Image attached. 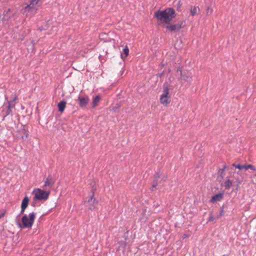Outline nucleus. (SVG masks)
<instances>
[{
  "mask_svg": "<svg viewBox=\"0 0 256 256\" xmlns=\"http://www.w3.org/2000/svg\"><path fill=\"white\" fill-rule=\"evenodd\" d=\"M29 218L26 214H24L22 218V228H31L33 225L36 218V214L32 212L28 214Z\"/></svg>",
  "mask_w": 256,
  "mask_h": 256,
  "instance_id": "20e7f679",
  "label": "nucleus"
},
{
  "mask_svg": "<svg viewBox=\"0 0 256 256\" xmlns=\"http://www.w3.org/2000/svg\"><path fill=\"white\" fill-rule=\"evenodd\" d=\"M200 11V8L198 6H194L192 8L190 9V14L192 16H194L196 14H198V12Z\"/></svg>",
  "mask_w": 256,
  "mask_h": 256,
  "instance_id": "dca6fc26",
  "label": "nucleus"
},
{
  "mask_svg": "<svg viewBox=\"0 0 256 256\" xmlns=\"http://www.w3.org/2000/svg\"><path fill=\"white\" fill-rule=\"evenodd\" d=\"M6 100H7V97L6 96L5 97Z\"/></svg>",
  "mask_w": 256,
  "mask_h": 256,
  "instance_id": "2f4dec72",
  "label": "nucleus"
},
{
  "mask_svg": "<svg viewBox=\"0 0 256 256\" xmlns=\"http://www.w3.org/2000/svg\"><path fill=\"white\" fill-rule=\"evenodd\" d=\"M54 183V180L53 178L50 176H48L46 178L44 181V184L43 186V188L44 187H48L52 188Z\"/></svg>",
  "mask_w": 256,
  "mask_h": 256,
  "instance_id": "9d476101",
  "label": "nucleus"
},
{
  "mask_svg": "<svg viewBox=\"0 0 256 256\" xmlns=\"http://www.w3.org/2000/svg\"><path fill=\"white\" fill-rule=\"evenodd\" d=\"M78 100L79 102V105L82 108L86 107L88 104L90 99L88 96H79L78 97Z\"/></svg>",
  "mask_w": 256,
  "mask_h": 256,
  "instance_id": "6e6552de",
  "label": "nucleus"
},
{
  "mask_svg": "<svg viewBox=\"0 0 256 256\" xmlns=\"http://www.w3.org/2000/svg\"><path fill=\"white\" fill-rule=\"evenodd\" d=\"M170 88L167 84H164L162 88V94L160 98V103L165 106H168L170 102V97L169 96Z\"/></svg>",
  "mask_w": 256,
  "mask_h": 256,
  "instance_id": "7ed1b4c3",
  "label": "nucleus"
},
{
  "mask_svg": "<svg viewBox=\"0 0 256 256\" xmlns=\"http://www.w3.org/2000/svg\"><path fill=\"white\" fill-rule=\"evenodd\" d=\"M192 80V76H190L189 78H188V80H187L189 82H190Z\"/></svg>",
  "mask_w": 256,
  "mask_h": 256,
  "instance_id": "bb28decb",
  "label": "nucleus"
},
{
  "mask_svg": "<svg viewBox=\"0 0 256 256\" xmlns=\"http://www.w3.org/2000/svg\"><path fill=\"white\" fill-rule=\"evenodd\" d=\"M232 180H228L224 182V185L225 186L226 189L229 190L230 188L232 186Z\"/></svg>",
  "mask_w": 256,
  "mask_h": 256,
  "instance_id": "a211bd4d",
  "label": "nucleus"
},
{
  "mask_svg": "<svg viewBox=\"0 0 256 256\" xmlns=\"http://www.w3.org/2000/svg\"><path fill=\"white\" fill-rule=\"evenodd\" d=\"M162 74H163V72H162V74H159V76H162Z\"/></svg>",
  "mask_w": 256,
  "mask_h": 256,
  "instance_id": "cd10ccee",
  "label": "nucleus"
},
{
  "mask_svg": "<svg viewBox=\"0 0 256 256\" xmlns=\"http://www.w3.org/2000/svg\"><path fill=\"white\" fill-rule=\"evenodd\" d=\"M232 166L234 167H235L236 168H238L239 170H242L244 168L245 170H246L248 168H250V170H256V168L254 166H253L252 164H250L241 165L240 164H233Z\"/></svg>",
  "mask_w": 256,
  "mask_h": 256,
  "instance_id": "0eeeda50",
  "label": "nucleus"
},
{
  "mask_svg": "<svg viewBox=\"0 0 256 256\" xmlns=\"http://www.w3.org/2000/svg\"><path fill=\"white\" fill-rule=\"evenodd\" d=\"M100 100V96L99 95L96 96V97L93 98L92 102V108H95L96 106Z\"/></svg>",
  "mask_w": 256,
  "mask_h": 256,
  "instance_id": "4468645a",
  "label": "nucleus"
},
{
  "mask_svg": "<svg viewBox=\"0 0 256 256\" xmlns=\"http://www.w3.org/2000/svg\"><path fill=\"white\" fill-rule=\"evenodd\" d=\"M87 202L88 204H89L90 205H92V206H89V209L90 210H92L95 206H96V200L95 198H94L93 196H91L89 199L88 200Z\"/></svg>",
  "mask_w": 256,
  "mask_h": 256,
  "instance_id": "f8f14e48",
  "label": "nucleus"
},
{
  "mask_svg": "<svg viewBox=\"0 0 256 256\" xmlns=\"http://www.w3.org/2000/svg\"><path fill=\"white\" fill-rule=\"evenodd\" d=\"M50 194L49 191H46L38 188H34L32 192V194L34 195L33 198L34 200H48Z\"/></svg>",
  "mask_w": 256,
  "mask_h": 256,
  "instance_id": "f03ea898",
  "label": "nucleus"
},
{
  "mask_svg": "<svg viewBox=\"0 0 256 256\" xmlns=\"http://www.w3.org/2000/svg\"><path fill=\"white\" fill-rule=\"evenodd\" d=\"M6 212L4 210H0V219L4 216Z\"/></svg>",
  "mask_w": 256,
  "mask_h": 256,
  "instance_id": "aec40b11",
  "label": "nucleus"
},
{
  "mask_svg": "<svg viewBox=\"0 0 256 256\" xmlns=\"http://www.w3.org/2000/svg\"><path fill=\"white\" fill-rule=\"evenodd\" d=\"M28 198L27 196H26L22 200L21 206L26 208L28 206Z\"/></svg>",
  "mask_w": 256,
  "mask_h": 256,
  "instance_id": "f3484780",
  "label": "nucleus"
},
{
  "mask_svg": "<svg viewBox=\"0 0 256 256\" xmlns=\"http://www.w3.org/2000/svg\"><path fill=\"white\" fill-rule=\"evenodd\" d=\"M14 16V12L10 9L8 8L6 10H5L3 14V18L2 20L4 22H6L9 21Z\"/></svg>",
  "mask_w": 256,
  "mask_h": 256,
  "instance_id": "423d86ee",
  "label": "nucleus"
},
{
  "mask_svg": "<svg viewBox=\"0 0 256 256\" xmlns=\"http://www.w3.org/2000/svg\"><path fill=\"white\" fill-rule=\"evenodd\" d=\"M158 22L169 24L175 17V11L172 8H166L164 10H156L154 14Z\"/></svg>",
  "mask_w": 256,
  "mask_h": 256,
  "instance_id": "f257e3e1",
  "label": "nucleus"
},
{
  "mask_svg": "<svg viewBox=\"0 0 256 256\" xmlns=\"http://www.w3.org/2000/svg\"><path fill=\"white\" fill-rule=\"evenodd\" d=\"M11 112H12L11 109L7 108L6 111V116L10 114Z\"/></svg>",
  "mask_w": 256,
  "mask_h": 256,
  "instance_id": "5701e85b",
  "label": "nucleus"
},
{
  "mask_svg": "<svg viewBox=\"0 0 256 256\" xmlns=\"http://www.w3.org/2000/svg\"><path fill=\"white\" fill-rule=\"evenodd\" d=\"M224 214V207L220 208V214L218 216V218H220Z\"/></svg>",
  "mask_w": 256,
  "mask_h": 256,
  "instance_id": "412c9836",
  "label": "nucleus"
},
{
  "mask_svg": "<svg viewBox=\"0 0 256 256\" xmlns=\"http://www.w3.org/2000/svg\"><path fill=\"white\" fill-rule=\"evenodd\" d=\"M222 170V171H224V168L222 169V170Z\"/></svg>",
  "mask_w": 256,
  "mask_h": 256,
  "instance_id": "7c9ffc66",
  "label": "nucleus"
},
{
  "mask_svg": "<svg viewBox=\"0 0 256 256\" xmlns=\"http://www.w3.org/2000/svg\"><path fill=\"white\" fill-rule=\"evenodd\" d=\"M39 0H30V4L22 8V10L24 14H26L28 16L29 12L36 11L37 10L36 6Z\"/></svg>",
  "mask_w": 256,
  "mask_h": 256,
  "instance_id": "39448f33",
  "label": "nucleus"
},
{
  "mask_svg": "<svg viewBox=\"0 0 256 256\" xmlns=\"http://www.w3.org/2000/svg\"><path fill=\"white\" fill-rule=\"evenodd\" d=\"M214 220V218H213V216H212V214H210V218H209V220L210 221H213Z\"/></svg>",
  "mask_w": 256,
  "mask_h": 256,
  "instance_id": "393cba45",
  "label": "nucleus"
},
{
  "mask_svg": "<svg viewBox=\"0 0 256 256\" xmlns=\"http://www.w3.org/2000/svg\"><path fill=\"white\" fill-rule=\"evenodd\" d=\"M26 208H25V207H24V206H21V210H20V213H21V214H22V213L24 212V210H26Z\"/></svg>",
  "mask_w": 256,
  "mask_h": 256,
  "instance_id": "b1692460",
  "label": "nucleus"
},
{
  "mask_svg": "<svg viewBox=\"0 0 256 256\" xmlns=\"http://www.w3.org/2000/svg\"><path fill=\"white\" fill-rule=\"evenodd\" d=\"M224 197L222 193H219L212 196L210 199V202L212 203L220 201Z\"/></svg>",
  "mask_w": 256,
  "mask_h": 256,
  "instance_id": "9b49d317",
  "label": "nucleus"
},
{
  "mask_svg": "<svg viewBox=\"0 0 256 256\" xmlns=\"http://www.w3.org/2000/svg\"><path fill=\"white\" fill-rule=\"evenodd\" d=\"M66 102L64 100L60 101L58 104V110L60 112H62L64 111V110L66 108Z\"/></svg>",
  "mask_w": 256,
  "mask_h": 256,
  "instance_id": "ddd939ff",
  "label": "nucleus"
},
{
  "mask_svg": "<svg viewBox=\"0 0 256 256\" xmlns=\"http://www.w3.org/2000/svg\"><path fill=\"white\" fill-rule=\"evenodd\" d=\"M14 106V105L12 104V102L11 101L8 102V108L11 109Z\"/></svg>",
  "mask_w": 256,
  "mask_h": 256,
  "instance_id": "4be33fe9",
  "label": "nucleus"
},
{
  "mask_svg": "<svg viewBox=\"0 0 256 256\" xmlns=\"http://www.w3.org/2000/svg\"><path fill=\"white\" fill-rule=\"evenodd\" d=\"M184 26V22H182L176 24H172L168 26V29L170 31H178Z\"/></svg>",
  "mask_w": 256,
  "mask_h": 256,
  "instance_id": "1a4fd4ad",
  "label": "nucleus"
},
{
  "mask_svg": "<svg viewBox=\"0 0 256 256\" xmlns=\"http://www.w3.org/2000/svg\"><path fill=\"white\" fill-rule=\"evenodd\" d=\"M128 54L129 50L128 48V47H126L124 48L123 49L122 53L121 54V58L122 59L125 58L128 55Z\"/></svg>",
  "mask_w": 256,
  "mask_h": 256,
  "instance_id": "2eb2a0df",
  "label": "nucleus"
},
{
  "mask_svg": "<svg viewBox=\"0 0 256 256\" xmlns=\"http://www.w3.org/2000/svg\"><path fill=\"white\" fill-rule=\"evenodd\" d=\"M253 177H256V174L253 176Z\"/></svg>",
  "mask_w": 256,
  "mask_h": 256,
  "instance_id": "c756f323",
  "label": "nucleus"
},
{
  "mask_svg": "<svg viewBox=\"0 0 256 256\" xmlns=\"http://www.w3.org/2000/svg\"><path fill=\"white\" fill-rule=\"evenodd\" d=\"M212 12H213L212 9L210 8V6H208L206 8V14L208 16L212 14Z\"/></svg>",
  "mask_w": 256,
  "mask_h": 256,
  "instance_id": "6ab92c4d",
  "label": "nucleus"
},
{
  "mask_svg": "<svg viewBox=\"0 0 256 256\" xmlns=\"http://www.w3.org/2000/svg\"><path fill=\"white\" fill-rule=\"evenodd\" d=\"M156 186L154 185L152 186V190H153V188H154Z\"/></svg>",
  "mask_w": 256,
  "mask_h": 256,
  "instance_id": "c85d7f7f",
  "label": "nucleus"
},
{
  "mask_svg": "<svg viewBox=\"0 0 256 256\" xmlns=\"http://www.w3.org/2000/svg\"><path fill=\"white\" fill-rule=\"evenodd\" d=\"M17 99H18V97H17V96H14V98H13L12 100V101H11V102H15Z\"/></svg>",
  "mask_w": 256,
  "mask_h": 256,
  "instance_id": "a878e982",
  "label": "nucleus"
}]
</instances>
